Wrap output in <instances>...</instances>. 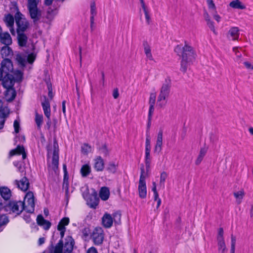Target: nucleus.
Listing matches in <instances>:
<instances>
[{
    "mask_svg": "<svg viewBox=\"0 0 253 253\" xmlns=\"http://www.w3.org/2000/svg\"><path fill=\"white\" fill-rule=\"evenodd\" d=\"M6 211H12L17 214L23 210L28 213H33L35 210V197L32 192L27 193L24 198V202L10 201L5 206Z\"/></svg>",
    "mask_w": 253,
    "mask_h": 253,
    "instance_id": "1",
    "label": "nucleus"
},
{
    "mask_svg": "<svg viewBox=\"0 0 253 253\" xmlns=\"http://www.w3.org/2000/svg\"><path fill=\"white\" fill-rule=\"evenodd\" d=\"M171 87V80L168 77L166 79L164 83L163 84L157 98V104L160 108L164 107L167 103L168 98Z\"/></svg>",
    "mask_w": 253,
    "mask_h": 253,
    "instance_id": "2",
    "label": "nucleus"
},
{
    "mask_svg": "<svg viewBox=\"0 0 253 253\" xmlns=\"http://www.w3.org/2000/svg\"><path fill=\"white\" fill-rule=\"evenodd\" d=\"M174 51L178 54L182 53V58L184 60L192 61L195 59L196 54L193 48L187 45H185L184 47L177 45L175 48Z\"/></svg>",
    "mask_w": 253,
    "mask_h": 253,
    "instance_id": "3",
    "label": "nucleus"
},
{
    "mask_svg": "<svg viewBox=\"0 0 253 253\" xmlns=\"http://www.w3.org/2000/svg\"><path fill=\"white\" fill-rule=\"evenodd\" d=\"M146 174L144 167L141 168V173L138 182V192L139 197L141 199H145L147 196V187L146 184Z\"/></svg>",
    "mask_w": 253,
    "mask_h": 253,
    "instance_id": "4",
    "label": "nucleus"
},
{
    "mask_svg": "<svg viewBox=\"0 0 253 253\" xmlns=\"http://www.w3.org/2000/svg\"><path fill=\"white\" fill-rule=\"evenodd\" d=\"M16 24L17 26V32H24L28 28L29 23L27 20L22 17V15L17 12L15 15Z\"/></svg>",
    "mask_w": 253,
    "mask_h": 253,
    "instance_id": "5",
    "label": "nucleus"
},
{
    "mask_svg": "<svg viewBox=\"0 0 253 253\" xmlns=\"http://www.w3.org/2000/svg\"><path fill=\"white\" fill-rule=\"evenodd\" d=\"M83 196L86 201L87 205L91 208H96L98 204V198L95 192L91 194H89L87 192H84L83 194Z\"/></svg>",
    "mask_w": 253,
    "mask_h": 253,
    "instance_id": "6",
    "label": "nucleus"
},
{
    "mask_svg": "<svg viewBox=\"0 0 253 253\" xmlns=\"http://www.w3.org/2000/svg\"><path fill=\"white\" fill-rule=\"evenodd\" d=\"M115 218L119 219L120 221L121 214L118 213H115L112 216L110 214L105 213L102 217V223L103 225L106 228H110L112 226L113 219L115 221Z\"/></svg>",
    "mask_w": 253,
    "mask_h": 253,
    "instance_id": "7",
    "label": "nucleus"
},
{
    "mask_svg": "<svg viewBox=\"0 0 253 253\" xmlns=\"http://www.w3.org/2000/svg\"><path fill=\"white\" fill-rule=\"evenodd\" d=\"M223 234L224 232L223 228H220L218 230V234L216 238L218 251L219 253H224V252L227 250Z\"/></svg>",
    "mask_w": 253,
    "mask_h": 253,
    "instance_id": "8",
    "label": "nucleus"
},
{
    "mask_svg": "<svg viewBox=\"0 0 253 253\" xmlns=\"http://www.w3.org/2000/svg\"><path fill=\"white\" fill-rule=\"evenodd\" d=\"M91 237L95 245H101L104 240V234L102 229L100 227L95 228L92 232Z\"/></svg>",
    "mask_w": 253,
    "mask_h": 253,
    "instance_id": "9",
    "label": "nucleus"
},
{
    "mask_svg": "<svg viewBox=\"0 0 253 253\" xmlns=\"http://www.w3.org/2000/svg\"><path fill=\"white\" fill-rule=\"evenodd\" d=\"M9 109L7 106H2V103L0 100V129H2L6 119L9 114Z\"/></svg>",
    "mask_w": 253,
    "mask_h": 253,
    "instance_id": "10",
    "label": "nucleus"
},
{
    "mask_svg": "<svg viewBox=\"0 0 253 253\" xmlns=\"http://www.w3.org/2000/svg\"><path fill=\"white\" fill-rule=\"evenodd\" d=\"M54 150L53 153L52 162L48 164V168L49 169H51L54 171L58 169L59 164V154L58 150L56 149V144L54 143Z\"/></svg>",
    "mask_w": 253,
    "mask_h": 253,
    "instance_id": "11",
    "label": "nucleus"
},
{
    "mask_svg": "<svg viewBox=\"0 0 253 253\" xmlns=\"http://www.w3.org/2000/svg\"><path fill=\"white\" fill-rule=\"evenodd\" d=\"M16 59L20 64L22 66H25L27 62L29 63H32L35 59V56L33 53L30 54L28 56L18 55Z\"/></svg>",
    "mask_w": 253,
    "mask_h": 253,
    "instance_id": "12",
    "label": "nucleus"
},
{
    "mask_svg": "<svg viewBox=\"0 0 253 253\" xmlns=\"http://www.w3.org/2000/svg\"><path fill=\"white\" fill-rule=\"evenodd\" d=\"M1 68L5 74H9L13 70V64L8 58L4 59L1 63Z\"/></svg>",
    "mask_w": 253,
    "mask_h": 253,
    "instance_id": "13",
    "label": "nucleus"
},
{
    "mask_svg": "<svg viewBox=\"0 0 253 253\" xmlns=\"http://www.w3.org/2000/svg\"><path fill=\"white\" fill-rule=\"evenodd\" d=\"M2 80V85L6 89L13 88L14 84V78L10 74H5Z\"/></svg>",
    "mask_w": 253,
    "mask_h": 253,
    "instance_id": "14",
    "label": "nucleus"
},
{
    "mask_svg": "<svg viewBox=\"0 0 253 253\" xmlns=\"http://www.w3.org/2000/svg\"><path fill=\"white\" fill-rule=\"evenodd\" d=\"M4 21L6 26L9 28L12 35H15V32L13 28L14 19L12 15L9 14L5 16Z\"/></svg>",
    "mask_w": 253,
    "mask_h": 253,
    "instance_id": "15",
    "label": "nucleus"
},
{
    "mask_svg": "<svg viewBox=\"0 0 253 253\" xmlns=\"http://www.w3.org/2000/svg\"><path fill=\"white\" fill-rule=\"evenodd\" d=\"M163 145V131H159L157 136V139L154 148V152L159 153L162 149Z\"/></svg>",
    "mask_w": 253,
    "mask_h": 253,
    "instance_id": "16",
    "label": "nucleus"
},
{
    "mask_svg": "<svg viewBox=\"0 0 253 253\" xmlns=\"http://www.w3.org/2000/svg\"><path fill=\"white\" fill-rule=\"evenodd\" d=\"M94 168L97 171H101L104 168V162L100 156L97 157L94 160Z\"/></svg>",
    "mask_w": 253,
    "mask_h": 253,
    "instance_id": "17",
    "label": "nucleus"
},
{
    "mask_svg": "<svg viewBox=\"0 0 253 253\" xmlns=\"http://www.w3.org/2000/svg\"><path fill=\"white\" fill-rule=\"evenodd\" d=\"M17 187L22 191H26L29 186V182L28 179L24 177L22 178L20 181H15Z\"/></svg>",
    "mask_w": 253,
    "mask_h": 253,
    "instance_id": "18",
    "label": "nucleus"
},
{
    "mask_svg": "<svg viewBox=\"0 0 253 253\" xmlns=\"http://www.w3.org/2000/svg\"><path fill=\"white\" fill-rule=\"evenodd\" d=\"M38 225L42 226L45 230H48L51 226L49 221L44 219L42 215H39L37 218Z\"/></svg>",
    "mask_w": 253,
    "mask_h": 253,
    "instance_id": "19",
    "label": "nucleus"
},
{
    "mask_svg": "<svg viewBox=\"0 0 253 253\" xmlns=\"http://www.w3.org/2000/svg\"><path fill=\"white\" fill-rule=\"evenodd\" d=\"M44 99H45L44 101L42 102V106L44 115L47 118H49V117L51 115L50 103L47 99H46L45 97Z\"/></svg>",
    "mask_w": 253,
    "mask_h": 253,
    "instance_id": "20",
    "label": "nucleus"
},
{
    "mask_svg": "<svg viewBox=\"0 0 253 253\" xmlns=\"http://www.w3.org/2000/svg\"><path fill=\"white\" fill-rule=\"evenodd\" d=\"M228 37L233 41L238 40L239 37V28L236 27L231 28L228 31Z\"/></svg>",
    "mask_w": 253,
    "mask_h": 253,
    "instance_id": "21",
    "label": "nucleus"
},
{
    "mask_svg": "<svg viewBox=\"0 0 253 253\" xmlns=\"http://www.w3.org/2000/svg\"><path fill=\"white\" fill-rule=\"evenodd\" d=\"M10 156H13L15 155H22V159L24 160L26 158V154L24 148L22 146L18 145L15 149H13L10 151Z\"/></svg>",
    "mask_w": 253,
    "mask_h": 253,
    "instance_id": "22",
    "label": "nucleus"
},
{
    "mask_svg": "<svg viewBox=\"0 0 253 253\" xmlns=\"http://www.w3.org/2000/svg\"><path fill=\"white\" fill-rule=\"evenodd\" d=\"M0 54L2 58H9L13 55V51L9 46L5 45L2 47Z\"/></svg>",
    "mask_w": 253,
    "mask_h": 253,
    "instance_id": "23",
    "label": "nucleus"
},
{
    "mask_svg": "<svg viewBox=\"0 0 253 253\" xmlns=\"http://www.w3.org/2000/svg\"><path fill=\"white\" fill-rule=\"evenodd\" d=\"M1 42L6 45L10 44L12 43V39L10 35L7 32L1 33L0 36Z\"/></svg>",
    "mask_w": 253,
    "mask_h": 253,
    "instance_id": "24",
    "label": "nucleus"
},
{
    "mask_svg": "<svg viewBox=\"0 0 253 253\" xmlns=\"http://www.w3.org/2000/svg\"><path fill=\"white\" fill-rule=\"evenodd\" d=\"M29 12L30 16L34 21H37L39 20L41 16V12L38 8L32 9L29 10Z\"/></svg>",
    "mask_w": 253,
    "mask_h": 253,
    "instance_id": "25",
    "label": "nucleus"
},
{
    "mask_svg": "<svg viewBox=\"0 0 253 253\" xmlns=\"http://www.w3.org/2000/svg\"><path fill=\"white\" fill-rule=\"evenodd\" d=\"M229 6L233 8L238 9H245L246 8V5L239 0H234L231 1Z\"/></svg>",
    "mask_w": 253,
    "mask_h": 253,
    "instance_id": "26",
    "label": "nucleus"
},
{
    "mask_svg": "<svg viewBox=\"0 0 253 253\" xmlns=\"http://www.w3.org/2000/svg\"><path fill=\"white\" fill-rule=\"evenodd\" d=\"M110 196V191L108 188L103 187L101 188L99 192V196L101 200L106 201L108 199Z\"/></svg>",
    "mask_w": 253,
    "mask_h": 253,
    "instance_id": "27",
    "label": "nucleus"
},
{
    "mask_svg": "<svg viewBox=\"0 0 253 253\" xmlns=\"http://www.w3.org/2000/svg\"><path fill=\"white\" fill-rule=\"evenodd\" d=\"M18 34V44L20 46H26L28 38L26 36L25 34L23 33V32L22 33H17Z\"/></svg>",
    "mask_w": 253,
    "mask_h": 253,
    "instance_id": "28",
    "label": "nucleus"
},
{
    "mask_svg": "<svg viewBox=\"0 0 253 253\" xmlns=\"http://www.w3.org/2000/svg\"><path fill=\"white\" fill-rule=\"evenodd\" d=\"M0 193L1 197L5 200H8L10 199L11 194V191L7 187H3L0 189Z\"/></svg>",
    "mask_w": 253,
    "mask_h": 253,
    "instance_id": "29",
    "label": "nucleus"
},
{
    "mask_svg": "<svg viewBox=\"0 0 253 253\" xmlns=\"http://www.w3.org/2000/svg\"><path fill=\"white\" fill-rule=\"evenodd\" d=\"M16 96V92L13 88L6 89L5 93V97L7 101H12Z\"/></svg>",
    "mask_w": 253,
    "mask_h": 253,
    "instance_id": "30",
    "label": "nucleus"
},
{
    "mask_svg": "<svg viewBox=\"0 0 253 253\" xmlns=\"http://www.w3.org/2000/svg\"><path fill=\"white\" fill-rule=\"evenodd\" d=\"M207 149L206 147L201 148L199 155L196 160L195 161V164L196 165L198 166L200 164L206 154L207 153Z\"/></svg>",
    "mask_w": 253,
    "mask_h": 253,
    "instance_id": "31",
    "label": "nucleus"
},
{
    "mask_svg": "<svg viewBox=\"0 0 253 253\" xmlns=\"http://www.w3.org/2000/svg\"><path fill=\"white\" fill-rule=\"evenodd\" d=\"M81 173L83 177L87 176L91 172V168L87 165H84L81 169Z\"/></svg>",
    "mask_w": 253,
    "mask_h": 253,
    "instance_id": "32",
    "label": "nucleus"
},
{
    "mask_svg": "<svg viewBox=\"0 0 253 253\" xmlns=\"http://www.w3.org/2000/svg\"><path fill=\"white\" fill-rule=\"evenodd\" d=\"M43 119L42 115L39 114L37 112L36 113L35 120L38 129H41V128L43 123Z\"/></svg>",
    "mask_w": 253,
    "mask_h": 253,
    "instance_id": "33",
    "label": "nucleus"
},
{
    "mask_svg": "<svg viewBox=\"0 0 253 253\" xmlns=\"http://www.w3.org/2000/svg\"><path fill=\"white\" fill-rule=\"evenodd\" d=\"M245 193L243 190H240L234 193V196L236 199L237 204H240L244 196Z\"/></svg>",
    "mask_w": 253,
    "mask_h": 253,
    "instance_id": "34",
    "label": "nucleus"
},
{
    "mask_svg": "<svg viewBox=\"0 0 253 253\" xmlns=\"http://www.w3.org/2000/svg\"><path fill=\"white\" fill-rule=\"evenodd\" d=\"M69 221L70 220L68 217H65L63 218L59 222L58 225L57 226V228L66 229L65 226L68 225Z\"/></svg>",
    "mask_w": 253,
    "mask_h": 253,
    "instance_id": "35",
    "label": "nucleus"
},
{
    "mask_svg": "<svg viewBox=\"0 0 253 253\" xmlns=\"http://www.w3.org/2000/svg\"><path fill=\"white\" fill-rule=\"evenodd\" d=\"M39 0H28L27 7L28 10L38 8Z\"/></svg>",
    "mask_w": 253,
    "mask_h": 253,
    "instance_id": "36",
    "label": "nucleus"
},
{
    "mask_svg": "<svg viewBox=\"0 0 253 253\" xmlns=\"http://www.w3.org/2000/svg\"><path fill=\"white\" fill-rule=\"evenodd\" d=\"M189 60H184L182 58V61L181 62V67L180 71L183 73H185L187 71L188 63L190 62Z\"/></svg>",
    "mask_w": 253,
    "mask_h": 253,
    "instance_id": "37",
    "label": "nucleus"
},
{
    "mask_svg": "<svg viewBox=\"0 0 253 253\" xmlns=\"http://www.w3.org/2000/svg\"><path fill=\"white\" fill-rule=\"evenodd\" d=\"M91 151L92 148L91 146L87 144H84L82 146V152L84 154H87L88 153L91 152Z\"/></svg>",
    "mask_w": 253,
    "mask_h": 253,
    "instance_id": "38",
    "label": "nucleus"
},
{
    "mask_svg": "<svg viewBox=\"0 0 253 253\" xmlns=\"http://www.w3.org/2000/svg\"><path fill=\"white\" fill-rule=\"evenodd\" d=\"M236 241V237L232 235L231 237V253H235Z\"/></svg>",
    "mask_w": 253,
    "mask_h": 253,
    "instance_id": "39",
    "label": "nucleus"
},
{
    "mask_svg": "<svg viewBox=\"0 0 253 253\" xmlns=\"http://www.w3.org/2000/svg\"><path fill=\"white\" fill-rule=\"evenodd\" d=\"M145 163L147 169H149L150 167L151 162V157L150 154H145Z\"/></svg>",
    "mask_w": 253,
    "mask_h": 253,
    "instance_id": "40",
    "label": "nucleus"
},
{
    "mask_svg": "<svg viewBox=\"0 0 253 253\" xmlns=\"http://www.w3.org/2000/svg\"><path fill=\"white\" fill-rule=\"evenodd\" d=\"M167 176L168 174L166 172L163 171V172L161 173L160 180V184L161 185H162L164 187L165 182Z\"/></svg>",
    "mask_w": 253,
    "mask_h": 253,
    "instance_id": "41",
    "label": "nucleus"
},
{
    "mask_svg": "<svg viewBox=\"0 0 253 253\" xmlns=\"http://www.w3.org/2000/svg\"><path fill=\"white\" fill-rule=\"evenodd\" d=\"M156 94L155 93H151L150 95L149 103L150 106H154L156 102Z\"/></svg>",
    "mask_w": 253,
    "mask_h": 253,
    "instance_id": "42",
    "label": "nucleus"
},
{
    "mask_svg": "<svg viewBox=\"0 0 253 253\" xmlns=\"http://www.w3.org/2000/svg\"><path fill=\"white\" fill-rule=\"evenodd\" d=\"M117 167V166L114 163L111 162L109 163L107 169L110 172L114 173L116 171Z\"/></svg>",
    "mask_w": 253,
    "mask_h": 253,
    "instance_id": "43",
    "label": "nucleus"
},
{
    "mask_svg": "<svg viewBox=\"0 0 253 253\" xmlns=\"http://www.w3.org/2000/svg\"><path fill=\"white\" fill-rule=\"evenodd\" d=\"M8 221V217L6 215L0 216V226L6 224Z\"/></svg>",
    "mask_w": 253,
    "mask_h": 253,
    "instance_id": "44",
    "label": "nucleus"
},
{
    "mask_svg": "<svg viewBox=\"0 0 253 253\" xmlns=\"http://www.w3.org/2000/svg\"><path fill=\"white\" fill-rule=\"evenodd\" d=\"M143 45L144 46V51L145 55L151 52V46L147 42H144Z\"/></svg>",
    "mask_w": 253,
    "mask_h": 253,
    "instance_id": "45",
    "label": "nucleus"
},
{
    "mask_svg": "<svg viewBox=\"0 0 253 253\" xmlns=\"http://www.w3.org/2000/svg\"><path fill=\"white\" fill-rule=\"evenodd\" d=\"M90 12L91 14V19L93 20V17L96 15V7L95 4L94 2L92 3L90 5Z\"/></svg>",
    "mask_w": 253,
    "mask_h": 253,
    "instance_id": "46",
    "label": "nucleus"
},
{
    "mask_svg": "<svg viewBox=\"0 0 253 253\" xmlns=\"http://www.w3.org/2000/svg\"><path fill=\"white\" fill-rule=\"evenodd\" d=\"M206 1L209 9L216 11V6L212 0H207Z\"/></svg>",
    "mask_w": 253,
    "mask_h": 253,
    "instance_id": "47",
    "label": "nucleus"
},
{
    "mask_svg": "<svg viewBox=\"0 0 253 253\" xmlns=\"http://www.w3.org/2000/svg\"><path fill=\"white\" fill-rule=\"evenodd\" d=\"M207 25L210 28V29L215 34H216V32L215 31L214 23L211 20L207 22Z\"/></svg>",
    "mask_w": 253,
    "mask_h": 253,
    "instance_id": "48",
    "label": "nucleus"
},
{
    "mask_svg": "<svg viewBox=\"0 0 253 253\" xmlns=\"http://www.w3.org/2000/svg\"><path fill=\"white\" fill-rule=\"evenodd\" d=\"M13 126L14 128L15 132L17 133L19 131L20 124L19 122L17 120H15L13 124Z\"/></svg>",
    "mask_w": 253,
    "mask_h": 253,
    "instance_id": "49",
    "label": "nucleus"
},
{
    "mask_svg": "<svg viewBox=\"0 0 253 253\" xmlns=\"http://www.w3.org/2000/svg\"><path fill=\"white\" fill-rule=\"evenodd\" d=\"M101 152L105 156L109 154V150L107 148L106 145L103 146L100 149Z\"/></svg>",
    "mask_w": 253,
    "mask_h": 253,
    "instance_id": "50",
    "label": "nucleus"
},
{
    "mask_svg": "<svg viewBox=\"0 0 253 253\" xmlns=\"http://www.w3.org/2000/svg\"><path fill=\"white\" fill-rule=\"evenodd\" d=\"M154 111V106H150L149 109V114H148V120L149 121H151L152 116Z\"/></svg>",
    "mask_w": 253,
    "mask_h": 253,
    "instance_id": "51",
    "label": "nucleus"
},
{
    "mask_svg": "<svg viewBox=\"0 0 253 253\" xmlns=\"http://www.w3.org/2000/svg\"><path fill=\"white\" fill-rule=\"evenodd\" d=\"M82 233L83 235L85 237H87L88 236L89 234L90 233V229L88 227H84V229L82 230Z\"/></svg>",
    "mask_w": 253,
    "mask_h": 253,
    "instance_id": "52",
    "label": "nucleus"
},
{
    "mask_svg": "<svg viewBox=\"0 0 253 253\" xmlns=\"http://www.w3.org/2000/svg\"><path fill=\"white\" fill-rule=\"evenodd\" d=\"M144 14H145V19H146V23H147V24H150V22H151V18H150V16L149 15V11H145L144 12Z\"/></svg>",
    "mask_w": 253,
    "mask_h": 253,
    "instance_id": "53",
    "label": "nucleus"
},
{
    "mask_svg": "<svg viewBox=\"0 0 253 253\" xmlns=\"http://www.w3.org/2000/svg\"><path fill=\"white\" fill-rule=\"evenodd\" d=\"M145 146H151L150 137L149 134H146Z\"/></svg>",
    "mask_w": 253,
    "mask_h": 253,
    "instance_id": "54",
    "label": "nucleus"
},
{
    "mask_svg": "<svg viewBox=\"0 0 253 253\" xmlns=\"http://www.w3.org/2000/svg\"><path fill=\"white\" fill-rule=\"evenodd\" d=\"M244 64L248 69L253 70V64L249 62H244Z\"/></svg>",
    "mask_w": 253,
    "mask_h": 253,
    "instance_id": "55",
    "label": "nucleus"
},
{
    "mask_svg": "<svg viewBox=\"0 0 253 253\" xmlns=\"http://www.w3.org/2000/svg\"><path fill=\"white\" fill-rule=\"evenodd\" d=\"M214 19L217 22H219L221 19L220 16L217 13L216 11H215V13L213 14Z\"/></svg>",
    "mask_w": 253,
    "mask_h": 253,
    "instance_id": "56",
    "label": "nucleus"
},
{
    "mask_svg": "<svg viewBox=\"0 0 253 253\" xmlns=\"http://www.w3.org/2000/svg\"><path fill=\"white\" fill-rule=\"evenodd\" d=\"M119 95L118 89L117 88L113 90V96L115 99H117Z\"/></svg>",
    "mask_w": 253,
    "mask_h": 253,
    "instance_id": "57",
    "label": "nucleus"
},
{
    "mask_svg": "<svg viewBox=\"0 0 253 253\" xmlns=\"http://www.w3.org/2000/svg\"><path fill=\"white\" fill-rule=\"evenodd\" d=\"M15 74L17 75V80L18 81H21V79H22V73L21 71H16V72H15Z\"/></svg>",
    "mask_w": 253,
    "mask_h": 253,
    "instance_id": "58",
    "label": "nucleus"
},
{
    "mask_svg": "<svg viewBox=\"0 0 253 253\" xmlns=\"http://www.w3.org/2000/svg\"><path fill=\"white\" fill-rule=\"evenodd\" d=\"M87 253H98V252L94 247H91L87 250Z\"/></svg>",
    "mask_w": 253,
    "mask_h": 253,
    "instance_id": "59",
    "label": "nucleus"
},
{
    "mask_svg": "<svg viewBox=\"0 0 253 253\" xmlns=\"http://www.w3.org/2000/svg\"><path fill=\"white\" fill-rule=\"evenodd\" d=\"M233 51L235 52L236 55V57L237 58H240L241 56V54L240 53H239V51H237V47H234L233 48Z\"/></svg>",
    "mask_w": 253,
    "mask_h": 253,
    "instance_id": "60",
    "label": "nucleus"
},
{
    "mask_svg": "<svg viewBox=\"0 0 253 253\" xmlns=\"http://www.w3.org/2000/svg\"><path fill=\"white\" fill-rule=\"evenodd\" d=\"M57 229L60 231V234L61 236V238L62 239L64 236L65 232L66 230V229L64 228H57Z\"/></svg>",
    "mask_w": 253,
    "mask_h": 253,
    "instance_id": "61",
    "label": "nucleus"
},
{
    "mask_svg": "<svg viewBox=\"0 0 253 253\" xmlns=\"http://www.w3.org/2000/svg\"><path fill=\"white\" fill-rule=\"evenodd\" d=\"M62 108L63 114L66 115V101L65 100L62 101Z\"/></svg>",
    "mask_w": 253,
    "mask_h": 253,
    "instance_id": "62",
    "label": "nucleus"
},
{
    "mask_svg": "<svg viewBox=\"0 0 253 253\" xmlns=\"http://www.w3.org/2000/svg\"><path fill=\"white\" fill-rule=\"evenodd\" d=\"M146 58L150 61H154V58L153 57L152 52L146 54Z\"/></svg>",
    "mask_w": 253,
    "mask_h": 253,
    "instance_id": "63",
    "label": "nucleus"
},
{
    "mask_svg": "<svg viewBox=\"0 0 253 253\" xmlns=\"http://www.w3.org/2000/svg\"><path fill=\"white\" fill-rule=\"evenodd\" d=\"M153 187L152 188V190L153 192V193L158 192L157 191V186H156V183L155 182H153L152 183Z\"/></svg>",
    "mask_w": 253,
    "mask_h": 253,
    "instance_id": "64",
    "label": "nucleus"
}]
</instances>
